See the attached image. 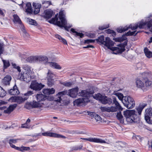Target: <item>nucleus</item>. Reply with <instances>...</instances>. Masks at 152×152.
<instances>
[{
    "mask_svg": "<svg viewBox=\"0 0 152 152\" xmlns=\"http://www.w3.org/2000/svg\"><path fill=\"white\" fill-rule=\"evenodd\" d=\"M146 103L140 104L136 109L137 111L134 110H126L124 111V115L126 118L127 122L130 123H138L140 122V118L137 115V112L139 115H140L143 108L146 106Z\"/></svg>",
    "mask_w": 152,
    "mask_h": 152,
    "instance_id": "1",
    "label": "nucleus"
},
{
    "mask_svg": "<svg viewBox=\"0 0 152 152\" xmlns=\"http://www.w3.org/2000/svg\"><path fill=\"white\" fill-rule=\"evenodd\" d=\"M55 90L53 88H51V89H45L43 90V92L46 95H50L53 94L55 92Z\"/></svg>",
    "mask_w": 152,
    "mask_h": 152,
    "instance_id": "25",
    "label": "nucleus"
},
{
    "mask_svg": "<svg viewBox=\"0 0 152 152\" xmlns=\"http://www.w3.org/2000/svg\"><path fill=\"white\" fill-rule=\"evenodd\" d=\"M18 140V139L10 140L9 141V143L10 146L12 148H14L16 150L22 151H23L24 150L27 151L30 150V148L29 147L22 146L21 148H19L18 147H16L15 145L12 144V143H15L17 142Z\"/></svg>",
    "mask_w": 152,
    "mask_h": 152,
    "instance_id": "9",
    "label": "nucleus"
},
{
    "mask_svg": "<svg viewBox=\"0 0 152 152\" xmlns=\"http://www.w3.org/2000/svg\"><path fill=\"white\" fill-rule=\"evenodd\" d=\"M18 77H20V78L23 80L24 81H26V82H29L30 80V78L29 76V75L27 73H21L20 74H19Z\"/></svg>",
    "mask_w": 152,
    "mask_h": 152,
    "instance_id": "16",
    "label": "nucleus"
},
{
    "mask_svg": "<svg viewBox=\"0 0 152 152\" xmlns=\"http://www.w3.org/2000/svg\"><path fill=\"white\" fill-rule=\"evenodd\" d=\"M152 20H148V22H144L143 20H142L140 22L137 24H131L129 26H126L124 28L122 27L117 29V31L119 33L123 32L128 30L129 28H131L132 30L137 29L138 27L140 28H142L144 26L146 25L148 27L150 28L152 26Z\"/></svg>",
    "mask_w": 152,
    "mask_h": 152,
    "instance_id": "5",
    "label": "nucleus"
},
{
    "mask_svg": "<svg viewBox=\"0 0 152 152\" xmlns=\"http://www.w3.org/2000/svg\"><path fill=\"white\" fill-rule=\"evenodd\" d=\"M37 56H31L28 57L26 59V61L30 63L37 62Z\"/></svg>",
    "mask_w": 152,
    "mask_h": 152,
    "instance_id": "24",
    "label": "nucleus"
},
{
    "mask_svg": "<svg viewBox=\"0 0 152 152\" xmlns=\"http://www.w3.org/2000/svg\"><path fill=\"white\" fill-rule=\"evenodd\" d=\"M95 114V113L92 112H89L88 113V115L91 116V117L92 118H93L94 116V114Z\"/></svg>",
    "mask_w": 152,
    "mask_h": 152,
    "instance_id": "58",
    "label": "nucleus"
},
{
    "mask_svg": "<svg viewBox=\"0 0 152 152\" xmlns=\"http://www.w3.org/2000/svg\"><path fill=\"white\" fill-rule=\"evenodd\" d=\"M23 69L28 72L31 71V67L28 65L26 64L24 65L23 66Z\"/></svg>",
    "mask_w": 152,
    "mask_h": 152,
    "instance_id": "46",
    "label": "nucleus"
},
{
    "mask_svg": "<svg viewBox=\"0 0 152 152\" xmlns=\"http://www.w3.org/2000/svg\"><path fill=\"white\" fill-rule=\"evenodd\" d=\"M136 85L137 87L139 88H142L144 86L143 82L139 79H137L136 81Z\"/></svg>",
    "mask_w": 152,
    "mask_h": 152,
    "instance_id": "28",
    "label": "nucleus"
},
{
    "mask_svg": "<svg viewBox=\"0 0 152 152\" xmlns=\"http://www.w3.org/2000/svg\"><path fill=\"white\" fill-rule=\"evenodd\" d=\"M16 102L19 104H21L24 102L25 101L28 99V97H24L23 98L21 96H17L16 98Z\"/></svg>",
    "mask_w": 152,
    "mask_h": 152,
    "instance_id": "27",
    "label": "nucleus"
},
{
    "mask_svg": "<svg viewBox=\"0 0 152 152\" xmlns=\"http://www.w3.org/2000/svg\"><path fill=\"white\" fill-rule=\"evenodd\" d=\"M61 84L64 86L67 87H70L72 85V83L70 82H64L61 83Z\"/></svg>",
    "mask_w": 152,
    "mask_h": 152,
    "instance_id": "50",
    "label": "nucleus"
},
{
    "mask_svg": "<svg viewBox=\"0 0 152 152\" xmlns=\"http://www.w3.org/2000/svg\"><path fill=\"white\" fill-rule=\"evenodd\" d=\"M44 86V85L41 83H39L36 80H33L31 83L30 88L33 90L39 91Z\"/></svg>",
    "mask_w": 152,
    "mask_h": 152,
    "instance_id": "10",
    "label": "nucleus"
},
{
    "mask_svg": "<svg viewBox=\"0 0 152 152\" xmlns=\"http://www.w3.org/2000/svg\"><path fill=\"white\" fill-rule=\"evenodd\" d=\"M108 27V26H106V27L101 26L99 27V29L100 30H103L104 29H106V28Z\"/></svg>",
    "mask_w": 152,
    "mask_h": 152,
    "instance_id": "59",
    "label": "nucleus"
},
{
    "mask_svg": "<svg viewBox=\"0 0 152 152\" xmlns=\"http://www.w3.org/2000/svg\"><path fill=\"white\" fill-rule=\"evenodd\" d=\"M11 79V77L10 76L7 75L3 80L2 83L5 86L9 85Z\"/></svg>",
    "mask_w": 152,
    "mask_h": 152,
    "instance_id": "22",
    "label": "nucleus"
},
{
    "mask_svg": "<svg viewBox=\"0 0 152 152\" xmlns=\"http://www.w3.org/2000/svg\"><path fill=\"white\" fill-rule=\"evenodd\" d=\"M115 95L118 97L120 100H121L122 102V100L123 99V98L124 97L122 94L118 92L115 93Z\"/></svg>",
    "mask_w": 152,
    "mask_h": 152,
    "instance_id": "42",
    "label": "nucleus"
},
{
    "mask_svg": "<svg viewBox=\"0 0 152 152\" xmlns=\"http://www.w3.org/2000/svg\"><path fill=\"white\" fill-rule=\"evenodd\" d=\"M97 43L100 45H103L108 49L111 50V46L114 45V43L108 37H106L105 40H104V36L103 35L98 37V38L96 39Z\"/></svg>",
    "mask_w": 152,
    "mask_h": 152,
    "instance_id": "7",
    "label": "nucleus"
},
{
    "mask_svg": "<svg viewBox=\"0 0 152 152\" xmlns=\"http://www.w3.org/2000/svg\"><path fill=\"white\" fill-rule=\"evenodd\" d=\"M2 61L4 64V69L7 68L10 66V64L8 60H6L2 59Z\"/></svg>",
    "mask_w": 152,
    "mask_h": 152,
    "instance_id": "37",
    "label": "nucleus"
},
{
    "mask_svg": "<svg viewBox=\"0 0 152 152\" xmlns=\"http://www.w3.org/2000/svg\"><path fill=\"white\" fill-rule=\"evenodd\" d=\"M136 32V31H135L132 32H131V31H129L127 32V33H126L125 35L126 36L132 35L135 36L138 33V32H137L135 33Z\"/></svg>",
    "mask_w": 152,
    "mask_h": 152,
    "instance_id": "41",
    "label": "nucleus"
},
{
    "mask_svg": "<svg viewBox=\"0 0 152 152\" xmlns=\"http://www.w3.org/2000/svg\"><path fill=\"white\" fill-rule=\"evenodd\" d=\"M17 96H14L11 97L9 99V100L11 102H16V98Z\"/></svg>",
    "mask_w": 152,
    "mask_h": 152,
    "instance_id": "55",
    "label": "nucleus"
},
{
    "mask_svg": "<svg viewBox=\"0 0 152 152\" xmlns=\"http://www.w3.org/2000/svg\"><path fill=\"white\" fill-rule=\"evenodd\" d=\"M78 90L79 88L78 87L69 90V94L70 97L72 98L75 97L78 95L79 96H81L88 99L94 93L93 90L90 89L82 90L81 92L78 93Z\"/></svg>",
    "mask_w": 152,
    "mask_h": 152,
    "instance_id": "4",
    "label": "nucleus"
},
{
    "mask_svg": "<svg viewBox=\"0 0 152 152\" xmlns=\"http://www.w3.org/2000/svg\"><path fill=\"white\" fill-rule=\"evenodd\" d=\"M127 38L126 36L123 35L121 37L115 38V40L116 42H121L124 40L125 41L124 43H121L119 44V46L120 47H112L111 48V50L113 51V53L115 54L121 53L123 52L125 50V47L127 44Z\"/></svg>",
    "mask_w": 152,
    "mask_h": 152,
    "instance_id": "6",
    "label": "nucleus"
},
{
    "mask_svg": "<svg viewBox=\"0 0 152 152\" xmlns=\"http://www.w3.org/2000/svg\"><path fill=\"white\" fill-rule=\"evenodd\" d=\"M49 63L51 67H54L56 69H60L61 68V67L56 63L51 62Z\"/></svg>",
    "mask_w": 152,
    "mask_h": 152,
    "instance_id": "31",
    "label": "nucleus"
},
{
    "mask_svg": "<svg viewBox=\"0 0 152 152\" xmlns=\"http://www.w3.org/2000/svg\"><path fill=\"white\" fill-rule=\"evenodd\" d=\"M33 5L34 9V13L37 14L39 13L41 6V4L38 3H33Z\"/></svg>",
    "mask_w": 152,
    "mask_h": 152,
    "instance_id": "23",
    "label": "nucleus"
},
{
    "mask_svg": "<svg viewBox=\"0 0 152 152\" xmlns=\"http://www.w3.org/2000/svg\"><path fill=\"white\" fill-rule=\"evenodd\" d=\"M21 30L22 32V35L25 39H27L29 37L28 34L26 32L25 29L24 27L22 25H21Z\"/></svg>",
    "mask_w": 152,
    "mask_h": 152,
    "instance_id": "30",
    "label": "nucleus"
},
{
    "mask_svg": "<svg viewBox=\"0 0 152 152\" xmlns=\"http://www.w3.org/2000/svg\"><path fill=\"white\" fill-rule=\"evenodd\" d=\"M21 127L22 128H26L27 127V124H23L22 125Z\"/></svg>",
    "mask_w": 152,
    "mask_h": 152,
    "instance_id": "62",
    "label": "nucleus"
},
{
    "mask_svg": "<svg viewBox=\"0 0 152 152\" xmlns=\"http://www.w3.org/2000/svg\"><path fill=\"white\" fill-rule=\"evenodd\" d=\"M55 37L56 38L58 39L61 42H63L64 44L67 45V43L66 40L61 37L60 35L57 34L55 35Z\"/></svg>",
    "mask_w": 152,
    "mask_h": 152,
    "instance_id": "35",
    "label": "nucleus"
},
{
    "mask_svg": "<svg viewBox=\"0 0 152 152\" xmlns=\"http://www.w3.org/2000/svg\"><path fill=\"white\" fill-rule=\"evenodd\" d=\"M100 109L103 112H115L117 110H118L116 106L115 107L113 106L111 107H101Z\"/></svg>",
    "mask_w": 152,
    "mask_h": 152,
    "instance_id": "14",
    "label": "nucleus"
},
{
    "mask_svg": "<svg viewBox=\"0 0 152 152\" xmlns=\"http://www.w3.org/2000/svg\"><path fill=\"white\" fill-rule=\"evenodd\" d=\"M42 106V103L39 102H37L33 101L32 104V106L33 108H37L41 107Z\"/></svg>",
    "mask_w": 152,
    "mask_h": 152,
    "instance_id": "34",
    "label": "nucleus"
},
{
    "mask_svg": "<svg viewBox=\"0 0 152 152\" xmlns=\"http://www.w3.org/2000/svg\"><path fill=\"white\" fill-rule=\"evenodd\" d=\"M85 99L83 98H79L76 99L74 101V105H76L78 106L81 105V104L85 103Z\"/></svg>",
    "mask_w": 152,
    "mask_h": 152,
    "instance_id": "26",
    "label": "nucleus"
},
{
    "mask_svg": "<svg viewBox=\"0 0 152 152\" xmlns=\"http://www.w3.org/2000/svg\"><path fill=\"white\" fill-rule=\"evenodd\" d=\"M152 84V82L148 80H146L145 82V84L146 86H151Z\"/></svg>",
    "mask_w": 152,
    "mask_h": 152,
    "instance_id": "56",
    "label": "nucleus"
},
{
    "mask_svg": "<svg viewBox=\"0 0 152 152\" xmlns=\"http://www.w3.org/2000/svg\"><path fill=\"white\" fill-rule=\"evenodd\" d=\"M95 41V40L91 39H87L84 40V43L88 44L90 43L94 42Z\"/></svg>",
    "mask_w": 152,
    "mask_h": 152,
    "instance_id": "51",
    "label": "nucleus"
},
{
    "mask_svg": "<svg viewBox=\"0 0 152 152\" xmlns=\"http://www.w3.org/2000/svg\"><path fill=\"white\" fill-rule=\"evenodd\" d=\"M9 93L11 95H17L20 93V92L17 88L16 85H15L13 87V88L9 91Z\"/></svg>",
    "mask_w": 152,
    "mask_h": 152,
    "instance_id": "19",
    "label": "nucleus"
},
{
    "mask_svg": "<svg viewBox=\"0 0 152 152\" xmlns=\"http://www.w3.org/2000/svg\"><path fill=\"white\" fill-rule=\"evenodd\" d=\"M44 17L45 18L49 19L51 18L53 14V11L50 9H48L44 12Z\"/></svg>",
    "mask_w": 152,
    "mask_h": 152,
    "instance_id": "20",
    "label": "nucleus"
},
{
    "mask_svg": "<svg viewBox=\"0 0 152 152\" xmlns=\"http://www.w3.org/2000/svg\"><path fill=\"white\" fill-rule=\"evenodd\" d=\"M142 75H144V76H145V77H143V78H145L147 77V75H148V73H147L146 72H144L142 73Z\"/></svg>",
    "mask_w": 152,
    "mask_h": 152,
    "instance_id": "60",
    "label": "nucleus"
},
{
    "mask_svg": "<svg viewBox=\"0 0 152 152\" xmlns=\"http://www.w3.org/2000/svg\"><path fill=\"white\" fill-rule=\"evenodd\" d=\"M145 119L148 124H152V108L146 109Z\"/></svg>",
    "mask_w": 152,
    "mask_h": 152,
    "instance_id": "11",
    "label": "nucleus"
},
{
    "mask_svg": "<svg viewBox=\"0 0 152 152\" xmlns=\"http://www.w3.org/2000/svg\"><path fill=\"white\" fill-rule=\"evenodd\" d=\"M54 75L53 72L50 70H48L47 76V79H48V78L50 79H54Z\"/></svg>",
    "mask_w": 152,
    "mask_h": 152,
    "instance_id": "39",
    "label": "nucleus"
},
{
    "mask_svg": "<svg viewBox=\"0 0 152 152\" xmlns=\"http://www.w3.org/2000/svg\"><path fill=\"white\" fill-rule=\"evenodd\" d=\"M6 95L5 91L0 86V97H3L4 96Z\"/></svg>",
    "mask_w": 152,
    "mask_h": 152,
    "instance_id": "40",
    "label": "nucleus"
},
{
    "mask_svg": "<svg viewBox=\"0 0 152 152\" xmlns=\"http://www.w3.org/2000/svg\"><path fill=\"white\" fill-rule=\"evenodd\" d=\"M13 21L14 23H18L20 24H21V21L17 15H13Z\"/></svg>",
    "mask_w": 152,
    "mask_h": 152,
    "instance_id": "33",
    "label": "nucleus"
},
{
    "mask_svg": "<svg viewBox=\"0 0 152 152\" xmlns=\"http://www.w3.org/2000/svg\"><path fill=\"white\" fill-rule=\"evenodd\" d=\"M93 97L95 99L99 100L103 104H108L110 105L115 104L119 110H122L121 106L117 101L116 98L115 96H113L111 98H109L105 95H102L98 93L94 96Z\"/></svg>",
    "mask_w": 152,
    "mask_h": 152,
    "instance_id": "2",
    "label": "nucleus"
},
{
    "mask_svg": "<svg viewBox=\"0 0 152 152\" xmlns=\"http://www.w3.org/2000/svg\"><path fill=\"white\" fill-rule=\"evenodd\" d=\"M64 94V91L59 92L54 97H53L52 99L57 103L58 104L59 103H60L63 101L61 98Z\"/></svg>",
    "mask_w": 152,
    "mask_h": 152,
    "instance_id": "13",
    "label": "nucleus"
},
{
    "mask_svg": "<svg viewBox=\"0 0 152 152\" xmlns=\"http://www.w3.org/2000/svg\"><path fill=\"white\" fill-rule=\"evenodd\" d=\"M83 140L91 142L97 143H106V141L103 140L96 138L89 137L88 138H83Z\"/></svg>",
    "mask_w": 152,
    "mask_h": 152,
    "instance_id": "15",
    "label": "nucleus"
},
{
    "mask_svg": "<svg viewBox=\"0 0 152 152\" xmlns=\"http://www.w3.org/2000/svg\"><path fill=\"white\" fill-rule=\"evenodd\" d=\"M30 122V120L29 118H28L26 122V124L29 123Z\"/></svg>",
    "mask_w": 152,
    "mask_h": 152,
    "instance_id": "63",
    "label": "nucleus"
},
{
    "mask_svg": "<svg viewBox=\"0 0 152 152\" xmlns=\"http://www.w3.org/2000/svg\"><path fill=\"white\" fill-rule=\"evenodd\" d=\"M71 31L73 33L75 34H74L75 35L79 36L81 38H83L84 36V34L80 33H78L76 31H75V29L73 28H72L71 29Z\"/></svg>",
    "mask_w": 152,
    "mask_h": 152,
    "instance_id": "36",
    "label": "nucleus"
},
{
    "mask_svg": "<svg viewBox=\"0 0 152 152\" xmlns=\"http://www.w3.org/2000/svg\"><path fill=\"white\" fill-rule=\"evenodd\" d=\"M59 18L61 21H58V18L57 15H56L55 18H53L51 20L49 21V22L51 23H54L60 27H64L65 29L68 31V28L72 27V25L68 26L67 23V21L65 18V15L64 14V11H61L59 13Z\"/></svg>",
    "mask_w": 152,
    "mask_h": 152,
    "instance_id": "3",
    "label": "nucleus"
},
{
    "mask_svg": "<svg viewBox=\"0 0 152 152\" xmlns=\"http://www.w3.org/2000/svg\"><path fill=\"white\" fill-rule=\"evenodd\" d=\"M0 15H2L3 16H4V14L2 10L0 9Z\"/></svg>",
    "mask_w": 152,
    "mask_h": 152,
    "instance_id": "61",
    "label": "nucleus"
},
{
    "mask_svg": "<svg viewBox=\"0 0 152 152\" xmlns=\"http://www.w3.org/2000/svg\"><path fill=\"white\" fill-rule=\"evenodd\" d=\"M48 80L47 84L49 86H51L54 84V79H50L48 78Z\"/></svg>",
    "mask_w": 152,
    "mask_h": 152,
    "instance_id": "43",
    "label": "nucleus"
},
{
    "mask_svg": "<svg viewBox=\"0 0 152 152\" xmlns=\"http://www.w3.org/2000/svg\"><path fill=\"white\" fill-rule=\"evenodd\" d=\"M94 46L91 45H87L86 46H85L83 47V48H94Z\"/></svg>",
    "mask_w": 152,
    "mask_h": 152,
    "instance_id": "57",
    "label": "nucleus"
},
{
    "mask_svg": "<svg viewBox=\"0 0 152 152\" xmlns=\"http://www.w3.org/2000/svg\"><path fill=\"white\" fill-rule=\"evenodd\" d=\"M122 102L128 109L132 108L135 106V102L133 98L130 96H124L122 100Z\"/></svg>",
    "mask_w": 152,
    "mask_h": 152,
    "instance_id": "8",
    "label": "nucleus"
},
{
    "mask_svg": "<svg viewBox=\"0 0 152 152\" xmlns=\"http://www.w3.org/2000/svg\"><path fill=\"white\" fill-rule=\"evenodd\" d=\"M17 105V104H16L10 105L6 110H4V112L6 113L10 114L16 108Z\"/></svg>",
    "mask_w": 152,
    "mask_h": 152,
    "instance_id": "21",
    "label": "nucleus"
},
{
    "mask_svg": "<svg viewBox=\"0 0 152 152\" xmlns=\"http://www.w3.org/2000/svg\"><path fill=\"white\" fill-rule=\"evenodd\" d=\"M83 146L80 145L79 146H76L72 148V150H80L82 148Z\"/></svg>",
    "mask_w": 152,
    "mask_h": 152,
    "instance_id": "54",
    "label": "nucleus"
},
{
    "mask_svg": "<svg viewBox=\"0 0 152 152\" xmlns=\"http://www.w3.org/2000/svg\"><path fill=\"white\" fill-rule=\"evenodd\" d=\"M36 97L37 101L40 103H42V104H43L42 102L45 101L47 98V96L46 95L42 94H37L36 95Z\"/></svg>",
    "mask_w": 152,
    "mask_h": 152,
    "instance_id": "17",
    "label": "nucleus"
},
{
    "mask_svg": "<svg viewBox=\"0 0 152 152\" xmlns=\"http://www.w3.org/2000/svg\"><path fill=\"white\" fill-rule=\"evenodd\" d=\"M106 33L107 34H112L113 36H115L116 35V33L114 31L110 29H108L106 31Z\"/></svg>",
    "mask_w": 152,
    "mask_h": 152,
    "instance_id": "49",
    "label": "nucleus"
},
{
    "mask_svg": "<svg viewBox=\"0 0 152 152\" xmlns=\"http://www.w3.org/2000/svg\"><path fill=\"white\" fill-rule=\"evenodd\" d=\"M34 92L33 91H28V92L24 94V96H25V97H28H28L29 96H30L32 95L33 94H34Z\"/></svg>",
    "mask_w": 152,
    "mask_h": 152,
    "instance_id": "45",
    "label": "nucleus"
},
{
    "mask_svg": "<svg viewBox=\"0 0 152 152\" xmlns=\"http://www.w3.org/2000/svg\"><path fill=\"white\" fill-rule=\"evenodd\" d=\"M37 62L46 63L48 61V58L44 56H37Z\"/></svg>",
    "mask_w": 152,
    "mask_h": 152,
    "instance_id": "18",
    "label": "nucleus"
},
{
    "mask_svg": "<svg viewBox=\"0 0 152 152\" xmlns=\"http://www.w3.org/2000/svg\"><path fill=\"white\" fill-rule=\"evenodd\" d=\"M93 118H94L96 121H99L101 120V117L96 113L94 114Z\"/></svg>",
    "mask_w": 152,
    "mask_h": 152,
    "instance_id": "52",
    "label": "nucleus"
},
{
    "mask_svg": "<svg viewBox=\"0 0 152 152\" xmlns=\"http://www.w3.org/2000/svg\"><path fill=\"white\" fill-rule=\"evenodd\" d=\"M28 21L29 23L31 25L37 26V23L36 21L34 20L29 19Z\"/></svg>",
    "mask_w": 152,
    "mask_h": 152,
    "instance_id": "44",
    "label": "nucleus"
},
{
    "mask_svg": "<svg viewBox=\"0 0 152 152\" xmlns=\"http://www.w3.org/2000/svg\"><path fill=\"white\" fill-rule=\"evenodd\" d=\"M144 52L146 56L148 58L152 57V52L149 50L147 48H145L144 49Z\"/></svg>",
    "mask_w": 152,
    "mask_h": 152,
    "instance_id": "32",
    "label": "nucleus"
},
{
    "mask_svg": "<svg viewBox=\"0 0 152 152\" xmlns=\"http://www.w3.org/2000/svg\"><path fill=\"white\" fill-rule=\"evenodd\" d=\"M51 1H44L42 2V4L43 5L47 4L46 6L44 5V6L48 7L49 5L51 4Z\"/></svg>",
    "mask_w": 152,
    "mask_h": 152,
    "instance_id": "53",
    "label": "nucleus"
},
{
    "mask_svg": "<svg viewBox=\"0 0 152 152\" xmlns=\"http://www.w3.org/2000/svg\"><path fill=\"white\" fill-rule=\"evenodd\" d=\"M12 65L13 68L16 69L19 72H21L20 68L19 66H17L14 63H12Z\"/></svg>",
    "mask_w": 152,
    "mask_h": 152,
    "instance_id": "48",
    "label": "nucleus"
},
{
    "mask_svg": "<svg viewBox=\"0 0 152 152\" xmlns=\"http://www.w3.org/2000/svg\"><path fill=\"white\" fill-rule=\"evenodd\" d=\"M41 135V133H39L37 134L36 135H35L34 136H35V137H36L37 136H40Z\"/></svg>",
    "mask_w": 152,
    "mask_h": 152,
    "instance_id": "64",
    "label": "nucleus"
},
{
    "mask_svg": "<svg viewBox=\"0 0 152 152\" xmlns=\"http://www.w3.org/2000/svg\"><path fill=\"white\" fill-rule=\"evenodd\" d=\"M25 10L26 12L29 13H31L32 12V10L31 4L30 3H28L26 4Z\"/></svg>",
    "mask_w": 152,
    "mask_h": 152,
    "instance_id": "29",
    "label": "nucleus"
},
{
    "mask_svg": "<svg viewBox=\"0 0 152 152\" xmlns=\"http://www.w3.org/2000/svg\"><path fill=\"white\" fill-rule=\"evenodd\" d=\"M116 117L120 121H122L123 119V116L121 114V112L120 111L119 112L117 113V114L116 115Z\"/></svg>",
    "mask_w": 152,
    "mask_h": 152,
    "instance_id": "47",
    "label": "nucleus"
},
{
    "mask_svg": "<svg viewBox=\"0 0 152 152\" xmlns=\"http://www.w3.org/2000/svg\"><path fill=\"white\" fill-rule=\"evenodd\" d=\"M4 44L3 42L0 40V56L4 51Z\"/></svg>",
    "mask_w": 152,
    "mask_h": 152,
    "instance_id": "38",
    "label": "nucleus"
},
{
    "mask_svg": "<svg viewBox=\"0 0 152 152\" xmlns=\"http://www.w3.org/2000/svg\"><path fill=\"white\" fill-rule=\"evenodd\" d=\"M42 134L44 136H49L53 137L56 138H61L65 139L66 137L64 136L58 134L56 133H54L50 132H45L42 133Z\"/></svg>",
    "mask_w": 152,
    "mask_h": 152,
    "instance_id": "12",
    "label": "nucleus"
}]
</instances>
